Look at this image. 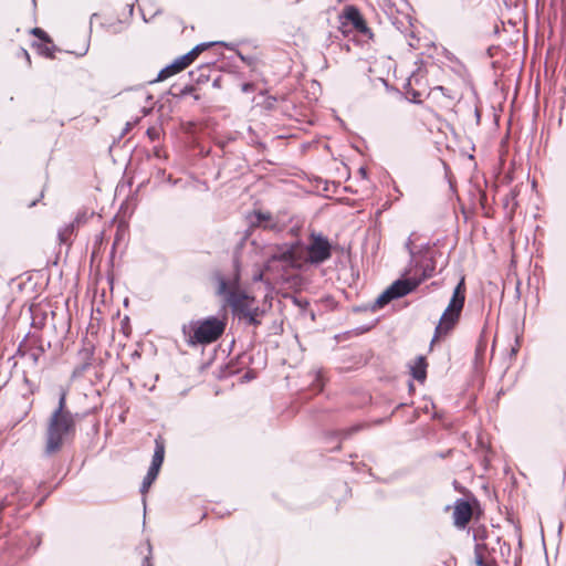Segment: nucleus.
Instances as JSON below:
<instances>
[{"instance_id":"a211bd4d","label":"nucleus","mask_w":566,"mask_h":566,"mask_svg":"<svg viewBox=\"0 0 566 566\" xmlns=\"http://www.w3.org/2000/svg\"><path fill=\"white\" fill-rule=\"evenodd\" d=\"M32 33L38 36L39 39L45 41V42H51L49 35L40 28H34L32 30Z\"/></svg>"},{"instance_id":"ddd939ff","label":"nucleus","mask_w":566,"mask_h":566,"mask_svg":"<svg viewBox=\"0 0 566 566\" xmlns=\"http://www.w3.org/2000/svg\"><path fill=\"white\" fill-rule=\"evenodd\" d=\"M426 360L422 356L418 357L415 361V365L411 367L412 377L419 381H423L426 379Z\"/></svg>"},{"instance_id":"0eeeda50","label":"nucleus","mask_w":566,"mask_h":566,"mask_svg":"<svg viewBox=\"0 0 566 566\" xmlns=\"http://www.w3.org/2000/svg\"><path fill=\"white\" fill-rule=\"evenodd\" d=\"M306 250L307 261L312 264H321L331 258V244L322 234L312 233Z\"/></svg>"},{"instance_id":"6e6552de","label":"nucleus","mask_w":566,"mask_h":566,"mask_svg":"<svg viewBox=\"0 0 566 566\" xmlns=\"http://www.w3.org/2000/svg\"><path fill=\"white\" fill-rule=\"evenodd\" d=\"M472 517V507L469 502L464 500H458L454 505L453 520L454 525L459 528H463L470 522Z\"/></svg>"},{"instance_id":"1a4fd4ad","label":"nucleus","mask_w":566,"mask_h":566,"mask_svg":"<svg viewBox=\"0 0 566 566\" xmlns=\"http://www.w3.org/2000/svg\"><path fill=\"white\" fill-rule=\"evenodd\" d=\"M345 18L354 25V28L360 33L368 32L366 22L360 14L359 10L353 6L345 8Z\"/></svg>"},{"instance_id":"423d86ee","label":"nucleus","mask_w":566,"mask_h":566,"mask_svg":"<svg viewBox=\"0 0 566 566\" xmlns=\"http://www.w3.org/2000/svg\"><path fill=\"white\" fill-rule=\"evenodd\" d=\"M302 249L298 244L279 245L271 252L268 265L280 263L284 270L297 269L302 265Z\"/></svg>"},{"instance_id":"7ed1b4c3","label":"nucleus","mask_w":566,"mask_h":566,"mask_svg":"<svg viewBox=\"0 0 566 566\" xmlns=\"http://www.w3.org/2000/svg\"><path fill=\"white\" fill-rule=\"evenodd\" d=\"M434 271V266L430 260L424 265H416L415 273L412 270L408 272L410 275L407 280H398L386 289L374 302L371 310L384 307L390 301L402 297L416 289L424 279L430 277Z\"/></svg>"},{"instance_id":"f03ea898","label":"nucleus","mask_w":566,"mask_h":566,"mask_svg":"<svg viewBox=\"0 0 566 566\" xmlns=\"http://www.w3.org/2000/svg\"><path fill=\"white\" fill-rule=\"evenodd\" d=\"M76 413L66 408V392L61 391L57 407L50 415L45 429L44 453H57L65 443L71 441L76 432Z\"/></svg>"},{"instance_id":"4be33fe9","label":"nucleus","mask_w":566,"mask_h":566,"mask_svg":"<svg viewBox=\"0 0 566 566\" xmlns=\"http://www.w3.org/2000/svg\"><path fill=\"white\" fill-rule=\"evenodd\" d=\"M46 54H48V56H50V57H52V56H53L52 52H51V51H49V50H48Z\"/></svg>"},{"instance_id":"5701e85b","label":"nucleus","mask_w":566,"mask_h":566,"mask_svg":"<svg viewBox=\"0 0 566 566\" xmlns=\"http://www.w3.org/2000/svg\"><path fill=\"white\" fill-rule=\"evenodd\" d=\"M147 549H148V552L150 553V551H151V546H150V544H149V543L147 544Z\"/></svg>"},{"instance_id":"dca6fc26","label":"nucleus","mask_w":566,"mask_h":566,"mask_svg":"<svg viewBox=\"0 0 566 566\" xmlns=\"http://www.w3.org/2000/svg\"><path fill=\"white\" fill-rule=\"evenodd\" d=\"M323 389V380L319 371L315 374V380L313 382V390L319 392Z\"/></svg>"},{"instance_id":"9b49d317","label":"nucleus","mask_w":566,"mask_h":566,"mask_svg":"<svg viewBox=\"0 0 566 566\" xmlns=\"http://www.w3.org/2000/svg\"><path fill=\"white\" fill-rule=\"evenodd\" d=\"M252 223L255 226L263 227L264 229H279L277 222L274 221L272 214L268 212L256 211L254 213V220L252 221Z\"/></svg>"},{"instance_id":"6ab92c4d","label":"nucleus","mask_w":566,"mask_h":566,"mask_svg":"<svg viewBox=\"0 0 566 566\" xmlns=\"http://www.w3.org/2000/svg\"><path fill=\"white\" fill-rule=\"evenodd\" d=\"M159 470H160L159 468H155V467L150 465V467H149V469H148L147 474H148L150 478H155V479H156V478H157V475H158V473H159Z\"/></svg>"},{"instance_id":"aec40b11","label":"nucleus","mask_w":566,"mask_h":566,"mask_svg":"<svg viewBox=\"0 0 566 566\" xmlns=\"http://www.w3.org/2000/svg\"><path fill=\"white\" fill-rule=\"evenodd\" d=\"M7 505V500H4L3 502H1L0 504V510H3Z\"/></svg>"},{"instance_id":"f257e3e1","label":"nucleus","mask_w":566,"mask_h":566,"mask_svg":"<svg viewBox=\"0 0 566 566\" xmlns=\"http://www.w3.org/2000/svg\"><path fill=\"white\" fill-rule=\"evenodd\" d=\"M214 280L216 293L221 297L223 305L229 306L239 319H244L250 325H259V316L263 312L258 306L255 298L240 289L239 274L233 273L226 276L218 273Z\"/></svg>"},{"instance_id":"4468645a","label":"nucleus","mask_w":566,"mask_h":566,"mask_svg":"<svg viewBox=\"0 0 566 566\" xmlns=\"http://www.w3.org/2000/svg\"><path fill=\"white\" fill-rule=\"evenodd\" d=\"M164 455H165L164 443L160 442L159 440H156V447H155V451H154V455H153V461H151L150 465L160 469V467H161V464L164 462Z\"/></svg>"},{"instance_id":"f8f14e48","label":"nucleus","mask_w":566,"mask_h":566,"mask_svg":"<svg viewBox=\"0 0 566 566\" xmlns=\"http://www.w3.org/2000/svg\"><path fill=\"white\" fill-rule=\"evenodd\" d=\"M214 43H201L195 46L190 52L187 54L180 56V61L186 62V64L189 66L197 57L198 55L207 50L209 46L213 45Z\"/></svg>"},{"instance_id":"9d476101","label":"nucleus","mask_w":566,"mask_h":566,"mask_svg":"<svg viewBox=\"0 0 566 566\" xmlns=\"http://www.w3.org/2000/svg\"><path fill=\"white\" fill-rule=\"evenodd\" d=\"M188 65L186 64V62H182L180 61V56L178 59H176L174 61V63H171L170 65H167L166 67H164L159 73H158V76L156 78V82H160V81H165L167 80L168 77L181 72L182 70H185Z\"/></svg>"},{"instance_id":"f3484780","label":"nucleus","mask_w":566,"mask_h":566,"mask_svg":"<svg viewBox=\"0 0 566 566\" xmlns=\"http://www.w3.org/2000/svg\"><path fill=\"white\" fill-rule=\"evenodd\" d=\"M155 480H156L155 478H150L148 474H146V476L144 478L142 488H140V492L143 494H145L149 490L150 485L153 484V482Z\"/></svg>"},{"instance_id":"412c9836","label":"nucleus","mask_w":566,"mask_h":566,"mask_svg":"<svg viewBox=\"0 0 566 566\" xmlns=\"http://www.w3.org/2000/svg\"><path fill=\"white\" fill-rule=\"evenodd\" d=\"M145 563L147 564V566H153L151 563L149 562V557L148 556L145 558Z\"/></svg>"},{"instance_id":"20e7f679","label":"nucleus","mask_w":566,"mask_h":566,"mask_svg":"<svg viewBox=\"0 0 566 566\" xmlns=\"http://www.w3.org/2000/svg\"><path fill=\"white\" fill-rule=\"evenodd\" d=\"M226 326V316H210L192 322L189 326L190 332L188 334L187 343L191 346L197 344H211L224 333Z\"/></svg>"},{"instance_id":"2eb2a0df","label":"nucleus","mask_w":566,"mask_h":566,"mask_svg":"<svg viewBox=\"0 0 566 566\" xmlns=\"http://www.w3.org/2000/svg\"><path fill=\"white\" fill-rule=\"evenodd\" d=\"M484 544H476L474 548V557H475V564L478 566H484L486 562L484 560Z\"/></svg>"},{"instance_id":"b1692460","label":"nucleus","mask_w":566,"mask_h":566,"mask_svg":"<svg viewBox=\"0 0 566 566\" xmlns=\"http://www.w3.org/2000/svg\"><path fill=\"white\" fill-rule=\"evenodd\" d=\"M484 566H494V565L486 563Z\"/></svg>"},{"instance_id":"39448f33","label":"nucleus","mask_w":566,"mask_h":566,"mask_svg":"<svg viewBox=\"0 0 566 566\" xmlns=\"http://www.w3.org/2000/svg\"><path fill=\"white\" fill-rule=\"evenodd\" d=\"M465 301L464 279H462L453 290L452 297L448 307L443 312L439 324L436 327L432 343L449 334L457 325Z\"/></svg>"}]
</instances>
